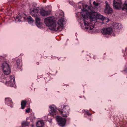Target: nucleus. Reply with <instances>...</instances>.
<instances>
[{
  "label": "nucleus",
  "mask_w": 127,
  "mask_h": 127,
  "mask_svg": "<svg viewBox=\"0 0 127 127\" xmlns=\"http://www.w3.org/2000/svg\"><path fill=\"white\" fill-rule=\"evenodd\" d=\"M83 9L80 13L83 19L85 29L91 30L94 28V25L98 19L103 21L105 18L103 16L96 12L92 11L91 7L86 4H83Z\"/></svg>",
  "instance_id": "f257e3e1"
},
{
  "label": "nucleus",
  "mask_w": 127,
  "mask_h": 127,
  "mask_svg": "<svg viewBox=\"0 0 127 127\" xmlns=\"http://www.w3.org/2000/svg\"><path fill=\"white\" fill-rule=\"evenodd\" d=\"M44 22L46 26L49 27V29L56 31H61V30L60 29L65 23L64 19L63 18H60L58 22H57L52 17L45 18Z\"/></svg>",
  "instance_id": "f03ea898"
},
{
  "label": "nucleus",
  "mask_w": 127,
  "mask_h": 127,
  "mask_svg": "<svg viewBox=\"0 0 127 127\" xmlns=\"http://www.w3.org/2000/svg\"><path fill=\"white\" fill-rule=\"evenodd\" d=\"M1 67L3 72L5 75H8L10 73V69L9 64L6 62H5L2 64Z\"/></svg>",
  "instance_id": "7ed1b4c3"
},
{
  "label": "nucleus",
  "mask_w": 127,
  "mask_h": 127,
  "mask_svg": "<svg viewBox=\"0 0 127 127\" xmlns=\"http://www.w3.org/2000/svg\"><path fill=\"white\" fill-rule=\"evenodd\" d=\"M59 111L60 114L63 117L66 118L69 115V107L68 106L64 105L63 109H59Z\"/></svg>",
  "instance_id": "20e7f679"
},
{
  "label": "nucleus",
  "mask_w": 127,
  "mask_h": 127,
  "mask_svg": "<svg viewBox=\"0 0 127 127\" xmlns=\"http://www.w3.org/2000/svg\"><path fill=\"white\" fill-rule=\"evenodd\" d=\"M39 8L38 7L35 8H31L30 10V14L33 17H36L39 14Z\"/></svg>",
  "instance_id": "39448f33"
},
{
  "label": "nucleus",
  "mask_w": 127,
  "mask_h": 127,
  "mask_svg": "<svg viewBox=\"0 0 127 127\" xmlns=\"http://www.w3.org/2000/svg\"><path fill=\"white\" fill-rule=\"evenodd\" d=\"M105 5L104 11V12L108 14L112 13L113 12L112 9L110 6L109 4L106 1H105Z\"/></svg>",
  "instance_id": "423d86ee"
},
{
  "label": "nucleus",
  "mask_w": 127,
  "mask_h": 127,
  "mask_svg": "<svg viewBox=\"0 0 127 127\" xmlns=\"http://www.w3.org/2000/svg\"><path fill=\"white\" fill-rule=\"evenodd\" d=\"M122 3L121 0H113V6L116 9H119L121 7Z\"/></svg>",
  "instance_id": "0eeeda50"
},
{
  "label": "nucleus",
  "mask_w": 127,
  "mask_h": 127,
  "mask_svg": "<svg viewBox=\"0 0 127 127\" xmlns=\"http://www.w3.org/2000/svg\"><path fill=\"white\" fill-rule=\"evenodd\" d=\"M56 119L60 126H63L65 125L66 121L65 119L62 118L60 117L57 116Z\"/></svg>",
  "instance_id": "6e6552de"
},
{
  "label": "nucleus",
  "mask_w": 127,
  "mask_h": 127,
  "mask_svg": "<svg viewBox=\"0 0 127 127\" xmlns=\"http://www.w3.org/2000/svg\"><path fill=\"white\" fill-rule=\"evenodd\" d=\"M10 81H7L5 83L7 86H9L11 87H13L15 85V78L14 76L12 75L10 76Z\"/></svg>",
  "instance_id": "1a4fd4ad"
},
{
  "label": "nucleus",
  "mask_w": 127,
  "mask_h": 127,
  "mask_svg": "<svg viewBox=\"0 0 127 127\" xmlns=\"http://www.w3.org/2000/svg\"><path fill=\"white\" fill-rule=\"evenodd\" d=\"M101 32L104 35L110 34L112 32V30L111 28H104L101 30Z\"/></svg>",
  "instance_id": "9d476101"
},
{
  "label": "nucleus",
  "mask_w": 127,
  "mask_h": 127,
  "mask_svg": "<svg viewBox=\"0 0 127 127\" xmlns=\"http://www.w3.org/2000/svg\"><path fill=\"white\" fill-rule=\"evenodd\" d=\"M49 108L51 109L50 112V114L54 117L56 115L55 113L57 110V108L54 105H52L50 106Z\"/></svg>",
  "instance_id": "9b49d317"
},
{
  "label": "nucleus",
  "mask_w": 127,
  "mask_h": 127,
  "mask_svg": "<svg viewBox=\"0 0 127 127\" xmlns=\"http://www.w3.org/2000/svg\"><path fill=\"white\" fill-rule=\"evenodd\" d=\"M5 104L8 105L10 106L11 107H13L12 106L13 103L10 98L9 97L6 98L5 99Z\"/></svg>",
  "instance_id": "f8f14e48"
},
{
  "label": "nucleus",
  "mask_w": 127,
  "mask_h": 127,
  "mask_svg": "<svg viewBox=\"0 0 127 127\" xmlns=\"http://www.w3.org/2000/svg\"><path fill=\"white\" fill-rule=\"evenodd\" d=\"M16 20V21L18 20L19 22L23 21L25 20V18L22 16L21 14H19L17 16Z\"/></svg>",
  "instance_id": "ddd939ff"
},
{
  "label": "nucleus",
  "mask_w": 127,
  "mask_h": 127,
  "mask_svg": "<svg viewBox=\"0 0 127 127\" xmlns=\"http://www.w3.org/2000/svg\"><path fill=\"white\" fill-rule=\"evenodd\" d=\"M113 28L115 29H121L122 28L121 24L119 23H114L113 25Z\"/></svg>",
  "instance_id": "4468645a"
},
{
  "label": "nucleus",
  "mask_w": 127,
  "mask_h": 127,
  "mask_svg": "<svg viewBox=\"0 0 127 127\" xmlns=\"http://www.w3.org/2000/svg\"><path fill=\"white\" fill-rule=\"evenodd\" d=\"M40 13L42 16H47L50 14V12L41 9L40 10Z\"/></svg>",
  "instance_id": "2eb2a0df"
},
{
  "label": "nucleus",
  "mask_w": 127,
  "mask_h": 127,
  "mask_svg": "<svg viewBox=\"0 0 127 127\" xmlns=\"http://www.w3.org/2000/svg\"><path fill=\"white\" fill-rule=\"evenodd\" d=\"M36 124L37 127H43L44 125L43 122L42 120L37 122Z\"/></svg>",
  "instance_id": "dca6fc26"
},
{
  "label": "nucleus",
  "mask_w": 127,
  "mask_h": 127,
  "mask_svg": "<svg viewBox=\"0 0 127 127\" xmlns=\"http://www.w3.org/2000/svg\"><path fill=\"white\" fill-rule=\"evenodd\" d=\"M35 19L36 21V24L37 27H39L38 26L40 25V19L38 17V16L36 17H35Z\"/></svg>",
  "instance_id": "f3484780"
},
{
  "label": "nucleus",
  "mask_w": 127,
  "mask_h": 127,
  "mask_svg": "<svg viewBox=\"0 0 127 127\" xmlns=\"http://www.w3.org/2000/svg\"><path fill=\"white\" fill-rule=\"evenodd\" d=\"M26 101L22 100L21 102V108L22 109H24L26 105Z\"/></svg>",
  "instance_id": "a211bd4d"
},
{
  "label": "nucleus",
  "mask_w": 127,
  "mask_h": 127,
  "mask_svg": "<svg viewBox=\"0 0 127 127\" xmlns=\"http://www.w3.org/2000/svg\"><path fill=\"white\" fill-rule=\"evenodd\" d=\"M29 125V122H27L24 121L22 123V127H25L28 126Z\"/></svg>",
  "instance_id": "6ab92c4d"
},
{
  "label": "nucleus",
  "mask_w": 127,
  "mask_h": 127,
  "mask_svg": "<svg viewBox=\"0 0 127 127\" xmlns=\"http://www.w3.org/2000/svg\"><path fill=\"white\" fill-rule=\"evenodd\" d=\"M122 9L123 10H127V1H126L123 5Z\"/></svg>",
  "instance_id": "aec40b11"
},
{
  "label": "nucleus",
  "mask_w": 127,
  "mask_h": 127,
  "mask_svg": "<svg viewBox=\"0 0 127 127\" xmlns=\"http://www.w3.org/2000/svg\"><path fill=\"white\" fill-rule=\"evenodd\" d=\"M28 22L29 23H32L34 21V20H33L32 17L29 16L28 18Z\"/></svg>",
  "instance_id": "412c9836"
},
{
  "label": "nucleus",
  "mask_w": 127,
  "mask_h": 127,
  "mask_svg": "<svg viewBox=\"0 0 127 127\" xmlns=\"http://www.w3.org/2000/svg\"><path fill=\"white\" fill-rule=\"evenodd\" d=\"M93 4L95 6H97L99 4V3L96 2L95 1L93 2Z\"/></svg>",
  "instance_id": "4be33fe9"
},
{
  "label": "nucleus",
  "mask_w": 127,
  "mask_h": 127,
  "mask_svg": "<svg viewBox=\"0 0 127 127\" xmlns=\"http://www.w3.org/2000/svg\"><path fill=\"white\" fill-rule=\"evenodd\" d=\"M16 63H17V65L18 66H19V64H20V61L19 60H17V61H16Z\"/></svg>",
  "instance_id": "5701e85b"
},
{
  "label": "nucleus",
  "mask_w": 127,
  "mask_h": 127,
  "mask_svg": "<svg viewBox=\"0 0 127 127\" xmlns=\"http://www.w3.org/2000/svg\"><path fill=\"white\" fill-rule=\"evenodd\" d=\"M26 112L27 113H29L30 111V109L28 108L26 110Z\"/></svg>",
  "instance_id": "b1692460"
},
{
  "label": "nucleus",
  "mask_w": 127,
  "mask_h": 127,
  "mask_svg": "<svg viewBox=\"0 0 127 127\" xmlns=\"http://www.w3.org/2000/svg\"><path fill=\"white\" fill-rule=\"evenodd\" d=\"M124 71L126 72H127V69H126V70H124Z\"/></svg>",
  "instance_id": "393cba45"
},
{
  "label": "nucleus",
  "mask_w": 127,
  "mask_h": 127,
  "mask_svg": "<svg viewBox=\"0 0 127 127\" xmlns=\"http://www.w3.org/2000/svg\"><path fill=\"white\" fill-rule=\"evenodd\" d=\"M81 8V6H79V9H80Z\"/></svg>",
  "instance_id": "a878e982"
},
{
  "label": "nucleus",
  "mask_w": 127,
  "mask_h": 127,
  "mask_svg": "<svg viewBox=\"0 0 127 127\" xmlns=\"http://www.w3.org/2000/svg\"><path fill=\"white\" fill-rule=\"evenodd\" d=\"M127 51V48L126 49V51Z\"/></svg>",
  "instance_id": "bb28decb"
},
{
  "label": "nucleus",
  "mask_w": 127,
  "mask_h": 127,
  "mask_svg": "<svg viewBox=\"0 0 127 127\" xmlns=\"http://www.w3.org/2000/svg\"><path fill=\"white\" fill-rule=\"evenodd\" d=\"M62 13L63 14H64V13L63 12H62Z\"/></svg>",
  "instance_id": "cd10ccee"
},
{
  "label": "nucleus",
  "mask_w": 127,
  "mask_h": 127,
  "mask_svg": "<svg viewBox=\"0 0 127 127\" xmlns=\"http://www.w3.org/2000/svg\"><path fill=\"white\" fill-rule=\"evenodd\" d=\"M38 63H37V64H38Z\"/></svg>",
  "instance_id": "c85d7f7f"
},
{
  "label": "nucleus",
  "mask_w": 127,
  "mask_h": 127,
  "mask_svg": "<svg viewBox=\"0 0 127 127\" xmlns=\"http://www.w3.org/2000/svg\"><path fill=\"white\" fill-rule=\"evenodd\" d=\"M38 63H37V64H38Z\"/></svg>",
  "instance_id": "c756f323"
}]
</instances>
